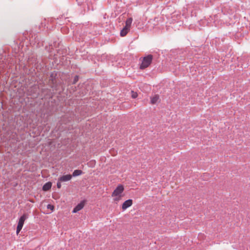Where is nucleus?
<instances>
[{
	"label": "nucleus",
	"instance_id": "nucleus-11",
	"mask_svg": "<svg viewBox=\"0 0 250 250\" xmlns=\"http://www.w3.org/2000/svg\"><path fill=\"white\" fill-rule=\"evenodd\" d=\"M82 174V171L81 170H75L73 173V176H77Z\"/></svg>",
	"mask_w": 250,
	"mask_h": 250
},
{
	"label": "nucleus",
	"instance_id": "nucleus-10",
	"mask_svg": "<svg viewBox=\"0 0 250 250\" xmlns=\"http://www.w3.org/2000/svg\"><path fill=\"white\" fill-rule=\"evenodd\" d=\"M159 96L158 95H155L154 97L151 98V104H155L157 103L159 99Z\"/></svg>",
	"mask_w": 250,
	"mask_h": 250
},
{
	"label": "nucleus",
	"instance_id": "nucleus-5",
	"mask_svg": "<svg viewBox=\"0 0 250 250\" xmlns=\"http://www.w3.org/2000/svg\"><path fill=\"white\" fill-rule=\"evenodd\" d=\"M85 205V202L84 201H82L81 203L78 204L76 207L73 210V213H76L83 208Z\"/></svg>",
	"mask_w": 250,
	"mask_h": 250
},
{
	"label": "nucleus",
	"instance_id": "nucleus-4",
	"mask_svg": "<svg viewBox=\"0 0 250 250\" xmlns=\"http://www.w3.org/2000/svg\"><path fill=\"white\" fill-rule=\"evenodd\" d=\"M133 204V201L132 199H128L125 201L122 206V208L123 210H125L128 208L131 207Z\"/></svg>",
	"mask_w": 250,
	"mask_h": 250
},
{
	"label": "nucleus",
	"instance_id": "nucleus-2",
	"mask_svg": "<svg viewBox=\"0 0 250 250\" xmlns=\"http://www.w3.org/2000/svg\"><path fill=\"white\" fill-rule=\"evenodd\" d=\"M152 60V56L150 55L144 57L142 61V62L140 65V68L143 69L147 67L151 63Z\"/></svg>",
	"mask_w": 250,
	"mask_h": 250
},
{
	"label": "nucleus",
	"instance_id": "nucleus-9",
	"mask_svg": "<svg viewBox=\"0 0 250 250\" xmlns=\"http://www.w3.org/2000/svg\"><path fill=\"white\" fill-rule=\"evenodd\" d=\"M130 30L129 29H128L127 28L124 27L121 31L120 35L122 37L125 36L128 31Z\"/></svg>",
	"mask_w": 250,
	"mask_h": 250
},
{
	"label": "nucleus",
	"instance_id": "nucleus-13",
	"mask_svg": "<svg viewBox=\"0 0 250 250\" xmlns=\"http://www.w3.org/2000/svg\"><path fill=\"white\" fill-rule=\"evenodd\" d=\"M62 181H60L59 179H58V181L57 184V186L58 188H61L62 185H61Z\"/></svg>",
	"mask_w": 250,
	"mask_h": 250
},
{
	"label": "nucleus",
	"instance_id": "nucleus-8",
	"mask_svg": "<svg viewBox=\"0 0 250 250\" xmlns=\"http://www.w3.org/2000/svg\"><path fill=\"white\" fill-rule=\"evenodd\" d=\"M132 20H133L132 18H129L127 19L125 21V27L130 29V26L132 22Z\"/></svg>",
	"mask_w": 250,
	"mask_h": 250
},
{
	"label": "nucleus",
	"instance_id": "nucleus-15",
	"mask_svg": "<svg viewBox=\"0 0 250 250\" xmlns=\"http://www.w3.org/2000/svg\"><path fill=\"white\" fill-rule=\"evenodd\" d=\"M47 208H49V209H51L52 210H53L54 209V207L52 205H47Z\"/></svg>",
	"mask_w": 250,
	"mask_h": 250
},
{
	"label": "nucleus",
	"instance_id": "nucleus-7",
	"mask_svg": "<svg viewBox=\"0 0 250 250\" xmlns=\"http://www.w3.org/2000/svg\"><path fill=\"white\" fill-rule=\"evenodd\" d=\"M51 186H52L51 183L47 182L43 185V186L42 187V190L43 191H47L51 188Z\"/></svg>",
	"mask_w": 250,
	"mask_h": 250
},
{
	"label": "nucleus",
	"instance_id": "nucleus-12",
	"mask_svg": "<svg viewBox=\"0 0 250 250\" xmlns=\"http://www.w3.org/2000/svg\"><path fill=\"white\" fill-rule=\"evenodd\" d=\"M132 93V94H131V97L133 98H136L137 96H138V94L136 92H134L133 91H132L131 92Z\"/></svg>",
	"mask_w": 250,
	"mask_h": 250
},
{
	"label": "nucleus",
	"instance_id": "nucleus-1",
	"mask_svg": "<svg viewBox=\"0 0 250 250\" xmlns=\"http://www.w3.org/2000/svg\"><path fill=\"white\" fill-rule=\"evenodd\" d=\"M124 190V187L122 185H119L115 189L111 194L113 197V201L116 202H118L121 200L123 197L122 194Z\"/></svg>",
	"mask_w": 250,
	"mask_h": 250
},
{
	"label": "nucleus",
	"instance_id": "nucleus-14",
	"mask_svg": "<svg viewBox=\"0 0 250 250\" xmlns=\"http://www.w3.org/2000/svg\"><path fill=\"white\" fill-rule=\"evenodd\" d=\"M78 79H79L78 77L77 76H75L74 79L73 83H76L78 82Z\"/></svg>",
	"mask_w": 250,
	"mask_h": 250
},
{
	"label": "nucleus",
	"instance_id": "nucleus-6",
	"mask_svg": "<svg viewBox=\"0 0 250 250\" xmlns=\"http://www.w3.org/2000/svg\"><path fill=\"white\" fill-rule=\"evenodd\" d=\"M72 176L70 174H67L65 175H63L59 178V181L63 182H66L69 181L71 179Z\"/></svg>",
	"mask_w": 250,
	"mask_h": 250
},
{
	"label": "nucleus",
	"instance_id": "nucleus-3",
	"mask_svg": "<svg viewBox=\"0 0 250 250\" xmlns=\"http://www.w3.org/2000/svg\"><path fill=\"white\" fill-rule=\"evenodd\" d=\"M28 215L26 214H23L19 219L18 224L17 227L16 233H19L22 228L25 220L27 218Z\"/></svg>",
	"mask_w": 250,
	"mask_h": 250
}]
</instances>
